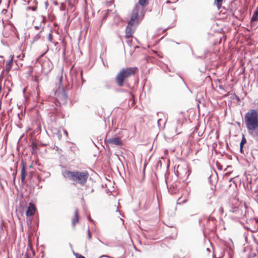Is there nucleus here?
<instances>
[{"label": "nucleus", "instance_id": "nucleus-5", "mask_svg": "<svg viewBox=\"0 0 258 258\" xmlns=\"http://www.w3.org/2000/svg\"><path fill=\"white\" fill-rule=\"evenodd\" d=\"M177 176L182 178H187L189 173L186 165H178L177 167Z\"/></svg>", "mask_w": 258, "mask_h": 258}, {"label": "nucleus", "instance_id": "nucleus-37", "mask_svg": "<svg viewBox=\"0 0 258 258\" xmlns=\"http://www.w3.org/2000/svg\"><path fill=\"white\" fill-rule=\"evenodd\" d=\"M220 210L222 212H223V208L221 207Z\"/></svg>", "mask_w": 258, "mask_h": 258}, {"label": "nucleus", "instance_id": "nucleus-3", "mask_svg": "<svg viewBox=\"0 0 258 258\" xmlns=\"http://www.w3.org/2000/svg\"><path fill=\"white\" fill-rule=\"evenodd\" d=\"M245 123L248 131H254L258 127V114H245Z\"/></svg>", "mask_w": 258, "mask_h": 258}, {"label": "nucleus", "instance_id": "nucleus-24", "mask_svg": "<svg viewBox=\"0 0 258 258\" xmlns=\"http://www.w3.org/2000/svg\"><path fill=\"white\" fill-rule=\"evenodd\" d=\"M87 236H88V238L89 240L91 239L92 237H91V234L89 228H88V230H87Z\"/></svg>", "mask_w": 258, "mask_h": 258}, {"label": "nucleus", "instance_id": "nucleus-11", "mask_svg": "<svg viewBox=\"0 0 258 258\" xmlns=\"http://www.w3.org/2000/svg\"><path fill=\"white\" fill-rule=\"evenodd\" d=\"M107 142L108 143H109L110 144H112V145H118V146L122 145L121 141L118 137L109 139L108 140Z\"/></svg>", "mask_w": 258, "mask_h": 258}, {"label": "nucleus", "instance_id": "nucleus-10", "mask_svg": "<svg viewBox=\"0 0 258 258\" xmlns=\"http://www.w3.org/2000/svg\"><path fill=\"white\" fill-rule=\"evenodd\" d=\"M14 55H11V58L7 61L5 66V71L7 73H9L12 69L13 64Z\"/></svg>", "mask_w": 258, "mask_h": 258}, {"label": "nucleus", "instance_id": "nucleus-19", "mask_svg": "<svg viewBox=\"0 0 258 258\" xmlns=\"http://www.w3.org/2000/svg\"><path fill=\"white\" fill-rule=\"evenodd\" d=\"M223 1V0H215V3L218 10L221 8Z\"/></svg>", "mask_w": 258, "mask_h": 258}, {"label": "nucleus", "instance_id": "nucleus-29", "mask_svg": "<svg viewBox=\"0 0 258 258\" xmlns=\"http://www.w3.org/2000/svg\"><path fill=\"white\" fill-rule=\"evenodd\" d=\"M57 134H58V138L60 139L61 137V135L60 134V131H57Z\"/></svg>", "mask_w": 258, "mask_h": 258}, {"label": "nucleus", "instance_id": "nucleus-28", "mask_svg": "<svg viewBox=\"0 0 258 258\" xmlns=\"http://www.w3.org/2000/svg\"><path fill=\"white\" fill-rule=\"evenodd\" d=\"M48 39H49V40L50 41H51V39H52V35H51V33H49V34Z\"/></svg>", "mask_w": 258, "mask_h": 258}, {"label": "nucleus", "instance_id": "nucleus-12", "mask_svg": "<svg viewBox=\"0 0 258 258\" xmlns=\"http://www.w3.org/2000/svg\"><path fill=\"white\" fill-rule=\"evenodd\" d=\"M166 184L167 185V189L168 191L171 194H173L176 192L177 190V185L175 183H172L170 185L168 184L167 182L166 181Z\"/></svg>", "mask_w": 258, "mask_h": 258}, {"label": "nucleus", "instance_id": "nucleus-22", "mask_svg": "<svg viewBox=\"0 0 258 258\" xmlns=\"http://www.w3.org/2000/svg\"><path fill=\"white\" fill-rule=\"evenodd\" d=\"M66 9V6L64 3H61L60 5L59 10L61 11H64Z\"/></svg>", "mask_w": 258, "mask_h": 258}, {"label": "nucleus", "instance_id": "nucleus-4", "mask_svg": "<svg viewBox=\"0 0 258 258\" xmlns=\"http://www.w3.org/2000/svg\"><path fill=\"white\" fill-rule=\"evenodd\" d=\"M140 6L137 5L133 9L132 14L131 15V19L130 21L128 22V25L131 26H134L135 27H137L140 23V17L139 15V13L140 12Z\"/></svg>", "mask_w": 258, "mask_h": 258}, {"label": "nucleus", "instance_id": "nucleus-1", "mask_svg": "<svg viewBox=\"0 0 258 258\" xmlns=\"http://www.w3.org/2000/svg\"><path fill=\"white\" fill-rule=\"evenodd\" d=\"M64 177H68L70 180L73 181L76 183L84 185L86 183L89 177V174L87 171H65L63 173Z\"/></svg>", "mask_w": 258, "mask_h": 258}, {"label": "nucleus", "instance_id": "nucleus-18", "mask_svg": "<svg viewBox=\"0 0 258 258\" xmlns=\"http://www.w3.org/2000/svg\"><path fill=\"white\" fill-rule=\"evenodd\" d=\"M30 146L32 147V153L35 152L37 149V145L35 142H32Z\"/></svg>", "mask_w": 258, "mask_h": 258}, {"label": "nucleus", "instance_id": "nucleus-6", "mask_svg": "<svg viewBox=\"0 0 258 258\" xmlns=\"http://www.w3.org/2000/svg\"><path fill=\"white\" fill-rule=\"evenodd\" d=\"M136 27L127 24L125 30V38L126 39H131L133 37V34L136 29Z\"/></svg>", "mask_w": 258, "mask_h": 258}, {"label": "nucleus", "instance_id": "nucleus-8", "mask_svg": "<svg viewBox=\"0 0 258 258\" xmlns=\"http://www.w3.org/2000/svg\"><path fill=\"white\" fill-rule=\"evenodd\" d=\"M21 166H22L21 172V183L24 184L25 183V177L27 175V172L25 168V163L23 161H22L21 163Z\"/></svg>", "mask_w": 258, "mask_h": 258}, {"label": "nucleus", "instance_id": "nucleus-33", "mask_svg": "<svg viewBox=\"0 0 258 258\" xmlns=\"http://www.w3.org/2000/svg\"><path fill=\"white\" fill-rule=\"evenodd\" d=\"M63 133H64V134L67 136L68 135V132L67 131V130H63Z\"/></svg>", "mask_w": 258, "mask_h": 258}, {"label": "nucleus", "instance_id": "nucleus-26", "mask_svg": "<svg viewBox=\"0 0 258 258\" xmlns=\"http://www.w3.org/2000/svg\"><path fill=\"white\" fill-rule=\"evenodd\" d=\"M243 145H244V144H241V143H240V150L241 153L242 152V148H243Z\"/></svg>", "mask_w": 258, "mask_h": 258}, {"label": "nucleus", "instance_id": "nucleus-16", "mask_svg": "<svg viewBox=\"0 0 258 258\" xmlns=\"http://www.w3.org/2000/svg\"><path fill=\"white\" fill-rule=\"evenodd\" d=\"M149 0H139V4L142 7V10H144V8L149 4Z\"/></svg>", "mask_w": 258, "mask_h": 258}, {"label": "nucleus", "instance_id": "nucleus-36", "mask_svg": "<svg viewBox=\"0 0 258 258\" xmlns=\"http://www.w3.org/2000/svg\"><path fill=\"white\" fill-rule=\"evenodd\" d=\"M35 28H36V29H39L40 27L37 26H35Z\"/></svg>", "mask_w": 258, "mask_h": 258}, {"label": "nucleus", "instance_id": "nucleus-30", "mask_svg": "<svg viewBox=\"0 0 258 258\" xmlns=\"http://www.w3.org/2000/svg\"><path fill=\"white\" fill-rule=\"evenodd\" d=\"M77 258H86L85 256H83L81 254H79Z\"/></svg>", "mask_w": 258, "mask_h": 258}, {"label": "nucleus", "instance_id": "nucleus-31", "mask_svg": "<svg viewBox=\"0 0 258 258\" xmlns=\"http://www.w3.org/2000/svg\"><path fill=\"white\" fill-rule=\"evenodd\" d=\"M23 114H20V113H18V114H17V115H18V116L20 118H21V116L22 117V116H23Z\"/></svg>", "mask_w": 258, "mask_h": 258}, {"label": "nucleus", "instance_id": "nucleus-39", "mask_svg": "<svg viewBox=\"0 0 258 258\" xmlns=\"http://www.w3.org/2000/svg\"><path fill=\"white\" fill-rule=\"evenodd\" d=\"M144 15L142 16V17L141 18V20L142 19V18L143 17Z\"/></svg>", "mask_w": 258, "mask_h": 258}, {"label": "nucleus", "instance_id": "nucleus-21", "mask_svg": "<svg viewBox=\"0 0 258 258\" xmlns=\"http://www.w3.org/2000/svg\"><path fill=\"white\" fill-rule=\"evenodd\" d=\"M110 12H111V10H108V9L106 11V12L104 14V15L103 16V18H102L103 21L107 19V18L108 17Z\"/></svg>", "mask_w": 258, "mask_h": 258}, {"label": "nucleus", "instance_id": "nucleus-2", "mask_svg": "<svg viewBox=\"0 0 258 258\" xmlns=\"http://www.w3.org/2000/svg\"><path fill=\"white\" fill-rule=\"evenodd\" d=\"M138 71L137 67H129L122 69L116 75L115 80L117 85L121 87L124 82L131 76H134Z\"/></svg>", "mask_w": 258, "mask_h": 258}, {"label": "nucleus", "instance_id": "nucleus-23", "mask_svg": "<svg viewBox=\"0 0 258 258\" xmlns=\"http://www.w3.org/2000/svg\"><path fill=\"white\" fill-rule=\"evenodd\" d=\"M246 143V140L245 138L244 137V135H243L240 143L241 144L244 145Z\"/></svg>", "mask_w": 258, "mask_h": 258}, {"label": "nucleus", "instance_id": "nucleus-13", "mask_svg": "<svg viewBox=\"0 0 258 258\" xmlns=\"http://www.w3.org/2000/svg\"><path fill=\"white\" fill-rule=\"evenodd\" d=\"M79 222V214H78V210L77 208H76L75 211V216L72 219V225L74 227L76 224Z\"/></svg>", "mask_w": 258, "mask_h": 258}, {"label": "nucleus", "instance_id": "nucleus-34", "mask_svg": "<svg viewBox=\"0 0 258 258\" xmlns=\"http://www.w3.org/2000/svg\"><path fill=\"white\" fill-rule=\"evenodd\" d=\"M219 87L220 89L224 90V87L222 85H219Z\"/></svg>", "mask_w": 258, "mask_h": 258}, {"label": "nucleus", "instance_id": "nucleus-25", "mask_svg": "<svg viewBox=\"0 0 258 258\" xmlns=\"http://www.w3.org/2000/svg\"><path fill=\"white\" fill-rule=\"evenodd\" d=\"M99 258H111V257L107 255H102L100 256Z\"/></svg>", "mask_w": 258, "mask_h": 258}, {"label": "nucleus", "instance_id": "nucleus-20", "mask_svg": "<svg viewBox=\"0 0 258 258\" xmlns=\"http://www.w3.org/2000/svg\"><path fill=\"white\" fill-rule=\"evenodd\" d=\"M58 98L60 99H61V98L63 99L64 102H66L68 99V96L64 92H63L62 93H61L58 96Z\"/></svg>", "mask_w": 258, "mask_h": 258}, {"label": "nucleus", "instance_id": "nucleus-7", "mask_svg": "<svg viewBox=\"0 0 258 258\" xmlns=\"http://www.w3.org/2000/svg\"><path fill=\"white\" fill-rule=\"evenodd\" d=\"M36 211V207L32 203L29 204V206L26 211V215L27 217L33 216Z\"/></svg>", "mask_w": 258, "mask_h": 258}, {"label": "nucleus", "instance_id": "nucleus-27", "mask_svg": "<svg viewBox=\"0 0 258 258\" xmlns=\"http://www.w3.org/2000/svg\"><path fill=\"white\" fill-rule=\"evenodd\" d=\"M127 40L126 41V42L129 44L130 45L132 41V38L131 39H127Z\"/></svg>", "mask_w": 258, "mask_h": 258}, {"label": "nucleus", "instance_id": "nucleus-32", "mask_svg": "<svg viewBox=\"0 0 258 258\" xmlns=\"http://www.w3.org/2000/svg\"><path fill=\"white\" fill-rule=\"evenodd\" d=\"M87 218H88V219L89 221H91V222H94V221H93L92 219H91V218H90V216H88Z\"/></svg>", "mask_w": 258, "mask_h": 258}, {"label": "nucleus", "instance_id": "nucleus-15", "mask_svg": "<svg viewBox=\"0 0 258 258\" xmlns=\"http://www.w3.org/2000/svg\"><path fill=\"white\" fill-rule=\"evenodd\" d=\"M183 121L182 119H178L177 120V126L176 127L175 132L177 134H179L181 132H178V128H180L182 125Z\"/></svg>", "mask_w": 258, "mask_h": 258}, {"label": "nucleus", "instance_id": "nucleus-14", "mask_svg": "<svg viewBox=\"0 0 258 258\" xmlns=\"http://www.w3.org/2000/svg\"><path fill=\"white\" fill-rule=\"evenodd\" d=\"M253 108L251 110V113H258V99H256L253 104Z\"/></svg>", "mask_w": 258, "mask_h": 258}, {"label": "nucleus", "instance_id": "nucleus-9", "mask_svg": "<svg viewBox=\"0 0 258 258\" xmlns=\"http://www.w3.org/2000/svg\"><path fill=\"white\" fill-rule=\"evenodd\" d=\"M227 246V249L226 251H224V255L226 254V253L227 254L228 258H233V243L232 241H231V243L228 244V246Z\"/></svg>", "mask_w": 258, "mask_h": 258}, {"label": "nucleus", "instance_id": "nucleus-38", "mask_svg": "<svg viewBox=\"0 0 258 258\" xmlns=\"http://www.w3.org/2000/svg\"><path fill=\"white\" fill-rule=\"evenodd\" d=\"M98 240L101 243H103V242L101 240H100L99 239Z\"/></svg>", "mask_w": 258, "mask_h": 258}, {"label": "nucleus", "instance_id": "nucleus-35", "mask_svg": "<svg viewBox=\"0 0 258 258\" xmlns=\"http://www.w3.org/2000/svg\"><path fill=\"white\" fill-rule=\"evenodd\" d=\"M53 4H54V5H55V6H57V5H58V2H53Z\"/></svg>", "mask_w": 258, "mask_h": 258}, {"label": "nucleus", "instance_id": "nucleus-17", "mask_svg": "<svg viewBox=\"0 0 258 258\" xmlns=\"http://www.w3.org/2000/svg\"><path fill=\"white\" fill-rule=\"evenodd\" d=\"M258 21V7L256 8V11L253 13L251 19V21Z\"/></svg>", "mask_w": 258, "mask_h": 258}]
</instances>
